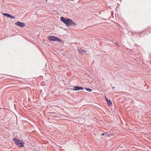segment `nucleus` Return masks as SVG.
Listing matches in <instances>:
<instances>
[{
	"instance_id": "f257e3e1",
	"label": "nucleus",
	"mask_w": 151,
	"mask_h": 151,
	"mask_svg": "<svg viewBox=\"0 0 151 151\" xmlns=\"http://www.w3.org/2000/svg\"><path fill=\"white\" fill-rule=\"evenodd\" d=\"M61 21L65 24L67 27H69L70 26H75L76 25L75 23L72 19L69 18H65L64 17H60Z\"/></svg>"
},
{
	"instance_id": "f03ea898",
	"label": "nucleus",
	"mask_w": 151,
	"mask_h": 151,
	"mask_svg": "<svg viewBox=\"0 0 151 151\" xmlns=\"http://www.w3.org/2000/svg\"><path fill=\"white\" fill-rule=\"evenodd\" d=\"M13 140L17 146L20 147H23L24 146V143L22 141L19 139H17L16 138H13Z\"/></svg>"
},
{
	"instance_id": "7ed1b4c3",
	"label": "nucleus",
	"mask_w": 151,
	"mask_h": 151,
	"mask_svg": "<svg viewBox=\"0 0 151 151\" xmlns=\"http://www.w3.org/2000/svg\"><path fill=\"white\" fill-rule=\"evenodd\" d=\"M48 39L50 41H58L59 42L62 43V42L59 38L53 36H50L48 37Z\"/></svg>"
},
{
	"instance_id": "20e7f679",
	"label": "nucleus",
	"mask_w": 151,
	"mask_h": 151,
	"mask_svg": "<svg viewBox=\"0 0 151 151\" xmlns=\"http://www.w3.org/2000/svg\"><path fill=\"white\" fill-rule=\"evenodd\" d=\"M15 24L21 27H23L25 26V24L24 23L20 22L19 21H17L15 23Z\"/></svg>"
},
{
	"instance_id": "39448f33",
	"label": "nucleus",
	"mask_w": 151,
	"mask_h": 151,
	"mask_svg": "<svg viewBox=\"0 0 151 151\" xmlns=\"http://www.w3.org/2000/svg\"><path fill=\"white\" fill-rule=\"evenodd\" d=\"M3 14L4 16L7 17L12 18V19H14V16L8 14L7 13H4Z\"/></svg>"
},
{
	"instance_id": "423d86ee",
	"label": "nucleus",
	"mask_w": 151,
	"mask_h": 151,
	"mask_svg": "<svg viewBox=\"0 0 151 151\" xmlns=\"http://www.w3.org/2000/svg\"><path fill=\"white\" fill-rule=\"evenodd\" d=\"M74 89L73 90L74 91H78L80 90H83L84 89V88L81 87H79L78 86H75L74 88Z\"/></svg>"
},
{
	"instance_id": "0eeeda50",
	"label": "nucleus",
	"mask_w": 151,
	"mask_h": 151,
	"mask_svg": "<svg viewBox=\"0 0 151 151\" xmlns=\"http://www.w3.org/2000/svg\"><path fill=\"white\" fill-rule=\"evenodd\" d=\"M107 104H108V105L109 106H111L112 105V103L111 102L110 100H109L108 101H107Z\"/></svg>"
},
{
	"instance_id": "6e6552de",
	"label": "nucleus",
	"mask_w": 151,
	"mask_h": 151,
	"mask_svg": "<svg viewBox=\"0 0 151 151\" xmlns=\"http://www.w3.org/2000/svg\"><path fill=\"white\" fill-rule=\"evenodd\" d=\"M85 89H86L87 91L90 92H91L92 90V89L88 88H85Z\"/></svg>"
},
{
	"instance_id": "1a4fd4ad",
	"label": "nucleus",
	"mask_w": 151,
	"mask_h": 151,
	"mask_svg": "<svg viewBox=\"0 0 151 151\" xmlns=\"http://www.w3.org/2000/svg\"><path fill=\"white\" fill-rule=\"evenodd\" d=\"M105 98L106 100V102H107V101L109 100H108V99L107 98H106V97H105Z\"/></svg>"
},
{
	"instance_id": "9d476101",
	"label": "nucleus",
	"mask_w": 151,
	"mask_h": 151,
	"mask_svg": "<svg viewBox=\"0 0 151 151\" xmlns=\"http://www.w3.org/2000/svg\"><path fill=\"white\" fill-rule=\"evenodd\" d=\"M81 50L82 51H83V52H85L86 51H86H84V50Z\"/></svg>"
},
{
	"instance_id": "9b49d317",
	"label": "nucleus",
	"mask_w": 151,
	"mask_h": 151,
	"mask_svg": "<svg viewBox=\"0 0 151 151\" xmlns=\"http://www.w3.org/2000/svg\"><path fill=\"white\" fill-rule=\"evenodd\" d=\"M104 133H102V134H101V135H102V136L104 135Z\"/></svg>"
},
{
	"instance_id": "f8f14e48",
	"label": "nucleus",
	"mask_w": 151,
	"mask_h": 151,
	"mask_svg": "<svg viewBox=\"0 0 151 151\" xmlns=\"http://www.w3.org/2000/svg\"><path fill=\"white\" fill-rule=\"evenodd\" d=\"M114 88H115V87H112V88H113V89H114Z\"/></svg>"
},
{
	"instance_id": "ddd939ff",
	"label": "nucleus",
	"mask_w": 151,
	"mask_h": 151,
	"mask_svg": "<svg viewBox=\"0 0 151 151\" xmlns=\"http://www.w3.org/2000/svg\"><path fill=\"white\" fill-rule=\"evenodd\" d=\"M116 44H117V45H118L117 43H116Z\"/></svg>"
}]
</instances>
